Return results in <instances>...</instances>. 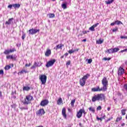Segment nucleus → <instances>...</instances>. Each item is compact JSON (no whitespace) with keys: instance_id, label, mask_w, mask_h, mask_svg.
<instances>
[{"instance_id":"12","label":"nucleus","mask_w":127,"mask_h":127,"mask_svg":"<svg viewBox=\"0 0 127 127\" xmlns=\"http://www.w3.org/2000/svg\"><path fill=\"white\" fill-rule=\"evenodd\" d=\"M36 114L37 116H43V115L45 114V111H44V109H40L39 111L36 112Z\"/></svg>"},{"instance_id":"42","label":"nucleus","mask_w":127,"mask_h":127,"mask_svg":"<svg viewBox=\"0 0 127 127\" xmlns=\"http://www.w3.org/2000/svg\"><path fill=\"white\" fill-rule=\"evenodd\" d=\"M96 120L97 121H100L101 122H102V121H103V118H102V117L101 118H99L98 116H97Z\"/></svg>"},{"instance_id":"17","label":"nucleus","mask_w":127,"mask_h":127,"mask_svg":"<svg viewBox=\"0 0 127 127\" xmlns=\"http://www.w3.org/2000/svg\"><path fill=\"white\" fill-rule=\"evenodd\" d=\"M45 55V56H47V57L50 56V55H51V50L50 49L47 50Z\"/></svg>"},{"instance_id":"62","label":"nucleus","mask_w":127,"mask_h":127,"mask_svg":"<svg viewBox=\"0 0 127 127\" xmlns=\"http://www.w3.org/2000/svg\"><path fill=\"white\" fill-rule=\"evenodd\" d=\"M64 56H65V57H67V56H68V53H66L64 54Z\"/></svg>"},{"instance_id":"64","label":"nucleus","mask_w":127,"mask_h":127,"mask_svg":"<svg viewBox=\"0 0 127 127\" xmlns=\"http://www.w3.org/2000/svg\"><path fill=\"white\" fill-rule=\"evenodd\" d=\"M23 110H28V108L26 107V108H23Z\"/></svg>"},{"instance_id":"48","label":"nucleus","mask_w":127,"mask_h":127,"mask_svg":"<svg viewBox=\"0 0 127 127\" xmlns=\"http://www.w3.org/2000/svg\"><path fill=\"white\" fill-rule=\"evenodd\" d=\"M88 32H90V31H82L83 34H86L88 33Z\"/></svg>"},{"instance_id":"36","label":"nucleus","mask_w":127,"mask_h":127,"mask_svg":"<svg viewBox=\"0 0 127 127\" xmlns=\"http://www.w3.org/2000/svg\"><path fill=\"white\" fill-rule=\"evenodd\" d=\"M87 60V63L88 64H91L92 62H93V60H92V59H90Z\"/></svg>"},{"instance_id":"21","label":"nucleus","mask_w":127,"mask_h":127,"mask_svg":"<svg viewBox=\"0 0 127 127\" xmlns=\"http://www.w3.org/2000/svg\"><path fill=\"white\" fill-rule=\"evenodd\" d=\"M63 103V101L62 100V98H60L57 101V105H61Z\"/></svg>"},{"instance_id":"61","label":"nucleus","mask_w":127,"mask_h":127,"mask_svg":"<svg viewBox=\"0 0 127 127\" xmlns=\"http://www.w3.org/2000/svg\"><path fill=\"white\" fill-rule=\"evenodd\" d=\"M86 41H87V40L86 39L82 40L83 42H86Z\"/></svg>"},{"instance_id":"27","label":"nucleus","mask_w":127,"mask_h":127,"mask_svg":"<svg viewBox=\"0 0 127 127\" xmlns=\"http://www.w3.org/2000/svg\"><path fill=\"white\" fill-rule=\"evenodd\" d=\"M115 24H117V25H120V24H123V22L121 21L116 20L115 21Z\"/></svg>"},{"instance_id":"56","label":"nucleus","mask_w":127,"mask_h":127,"mask_svg":"<svg viewBox=\"0 0 127 127\" xmlns=\"http://www.w3.org/2000/svg\"><path fill=\"white\" fill-rule=\"evenodd\" d=\"M11 98H13V99H16V96H14V95H12L11 96Z\"/></svg>"},{"instance_id":"57","label":"nucleus","mask_w":127,"mask_h":127,"mask_svg":"<svg viewBox=\"0 0 127 127\" xmlns=\"http://www.w3.org/2000/svg\"><path fill=\"white\" fill-rule=\"evenodd\" d=\"M126 126V124L125 123H123L121 124V127H125Z\"/></svg>"},{"instance_id":"52","label":"nucleus","mask_w":127,"mask_h":127,"mask_svg":"<svg viewBox=\"0 0 127 127\" xmlns=\"http://www.w3.org/2000/svg\"><path fill=\"white\" fill-rule=\"evenodd\" d=\"M111 120H113V117H110V118H109L107 120V122H110V121H111Z\"/></svg>"},{"instance_id":"55","label":"nucleus","mask_w":127,"mask_h":127,"mask_svg":"<svg viewBox=\"0 0 127 127\" xmlns=\"http://www.w3.org/2000/svg\"><path fill=\"white\" fill-rule=\"evenodd\" d=\"M10 59V56H6V59Z\"/></svg>"},{"instance_id":"63","label":"nucleus","mask_w":127,"mask_h":127,"mask_svg":"<svg viewBox=\"0 0 127 127\" xmlns=\"http://www.w3.org/2000/svg\"><path fill=\"white\" fill-rule=\"evenodd\" d=\"M0 97H2V94H1V92L0 91Z\"/></svg>"},{"instance_id":"51","label":"nucleus","mask_w":127,"mask_h":127,"mask_svg":"<svg viewBox=\"0 0 127 127\" xmlns=\"http://www.w3.org/2000/svg\"><path fill=\"white\" fill-rule=\"evenodd\" d=\"M0 75H3V70H0Z\"/></svg>"},{"instance_id":"5","label":"nucleus","mask_w":127,"mask_h":127,"mask_svg":"<svg viewBox=\"0 0 127 127\" xmlns=\"http://www.w3.org/2000/svg\"><path fill=\"white\" fill-rule=\"evenodd\" d=\"M118 51H120V49L119 48H111L107 50L106 51V53L107 54H113V53H116Z\"/></svg>"},{"instance_id":"50","label":"nucleus","mask_w":127,"mask_h":127,"mask_svg":"<svg viewBox=\"0 0 127 127\" xmlns=\"http://www.w3.org/2000/svg\"><path fill=\"white\" fill-rule=\"evenodd\" d=\"M98 25H99V23H97L96 24H95L92 26L95 28V27H97V26H98Z\"/></svg>"},{"instance_id":"31","label":"nucleus","mask_w":127,"mask_h":127,"mask_svg":"<svg viewBox=\"0 0 127 127\" xmlns=\"http://www.w3.org/2000/svg\"><path fill=\"white\" fill-rule=\"evenodd\" d=\"M11 66L10 65H7L5 66L4 69L5 70H9L10 69Z\"/></svg>"},{"instance_id":"9","label":"nucleus","mask_w":127,"mask_h":127,"mask_svg":"<svg viewBox=\"0 0 127 127\" xmlns=\"http://www.w3.org/2000/svg\"><path fill=\"white\" fill-rule=\"evenodd\" d=\"M49 104V101L47 99L43 100L40 103V106L42 107H45V106H47Z\"/></svg>"},{"instance_id":"24","label":"nucleus","mask_w":127,"mask_h":127,"mask_svg":"<svg viewBox=\"0 0 127 127\" xmlns=\"http://www.w3.org/2000/svg\"><path fill=\"white\" fill-rule=\"evenodd\" d=\"M30 87L29 86H24L23 88V91H29Z\"/></svg>"},{"instance_id":"43","label":"nucleus","mask_w":127,"mask_h":127,"mask_svg":"<svg viewBox=\"0 0 127 127\" xmlns=\"http://www.w3.org/2000/svg\"><path fill=\"white\" fill-rule=\"evenodd\" d=\"M120 38H121V39H127V36H121L120 37Z\"/></svg>"},{"instance_id":"34","label":"nucleus","mask_w":127,"mask_h":127,"mask_svg":"<svg viewBox=\"0 0 127 127\" xmlns=\"http://www.w3.org/2000/svg\"><path fill=\"white\" fill-rule=\"evenodd\" d=\"M111 59H112V58H103V60H104V61H110Z\"/></svg>"},{"instance_id":"19","label":"nucleus","mask_w":127,"mask_h":127,"mask_svg":"<svg viewBox=\"0 0 127 127\" xmlns=\"http://www.w3.org/2000/svg\"><path fill=\"white\" fill-rule=\"evenodd\" d=\"M104 42V39H102L101 38L99 39L98 40L96 41V44L101 45Z\"/></svg>"},{"instance_id":"32","label":"nucleus","mask_w":127,"mask_h":127,"mask_svg":"<svg viewBox=\"0 0 127 127\" xmlns=\"http://www.w3.org/2000/svg\"><path fill=\"white\" fill-rule=\"evenodd\" d=\"M69 54H72V53H74V52H76V50H70L68 51Z\"/></svg>"},{"instance_id":"45","label":"nucleus","mask_w":127,"mask_h":127,"mask_svg":"<svg viewBox=\"0 0 127 127\" xmlns=\"http://www.w3.org/2000/svg\"><path fill=\"white\" fill-rule=\"evenodd\" d=\"M101 110H102V106H99L97 108V111H101Z\"/></svg>"},{"instance_id":"18","label":"nucleus","mask_w":127,"mask_h":127,"mask_svg":"<svg viewBox=\"0 0 127 127\" xmlns=\"http://www.w3.org/2000/svg\"><path fill=\"white\" fill-rule=\"evenodd\" d=\"M62 115L64 119L67 118V115H66V109L65 108H63L62 110Z\"/></svg>"},{"instance_id":"59","label":"nucleus","mask_w":127,"mask_h":127,"mask_svg":"<svg viewBox=\"0 0 127 127\" xmlns=\"http://www.w3.org/2000/svg\"><path fill=\"white\" fill-rule=\"evenodd\" d=\"M122 93H121V92H118V96H122Z\"/></svg>"},{"instance_id":"13","label":"nucleus","mask_w":127,"mask_h":127,"mask_svg":"<svg viewBox=\"0 0 127 127\" xmlns=\"http://www.w3.org/2000/svg\"><path fill=\"white\" fill-rule=\"evenodd\" d=\"M42 64L39 62H35L34 64L32 67H31V69H35L36 67H40Z\"/></svg>"},{"instance_id":"7","label":"nucleus","mask_w":127,"mask_h":127,"mask_svg":"<svg viewBox=\"0 0 127 127\" xmlns=\"http://www.w3.org/2000/svg\"><path fill=\"white\" fill-rule=\"evenodd\" d=\"M56 62V60L53 59L49 61L48 63H47L46 66L47 68H49V67H51V66H53L54 63Z\"/></svg>"},{"instance_id":"10","label":"nucleus","mask_w":127,"mask_h":127,"mask_svg":"<svg viewBox=\"0 0 127 127\" xmlns=\"http://www.w3.org/2000/svg\"><path fill=\"white\" fill-rule=\"evenodd\" d=\"M92 92H101L102 91H104V89L101 87L100 88V86H97L96 87H94L91 89Z\"/></svg>"},{"instance_id":"33","label":"nucleus","mask_w":127,"mask_h":127,"mask_svg":"<svg viewBox=\"0 0 127 127\" xmlns=\"http://www.w3.org/2000/svg\"><path fill=\"white\" fill-rule=\"evenodd\" d=\"M9 53H10L9 50H5L4 52V54H5V55H7Z\"/></svg>"},{"instance_id":"35","label":"nucleus","mask_w":127,"mask_h":127,"mask_svg":"<svg viewBox=\"0 0 127 127\" xmlns=\"http://www.w3.org/2000/svg\"><path fill=\"white\" fill-rule=\"evenodd\" d=\"M81 112L82 114H84V116L86 115L87 114V112L85 111V109L84 108L81 109Z\"/></svg>"},{"instance_id":"4","label":"nucleus","mask_w":127,"mask_h":127,"mask_svg":"<svg viewBox=\"0 0 127 127\" xmlns=\"http://www.w3.org/2000/svg\"><path fill=\"white\" fill-rule=\"evenodd\" d=\"M33 100V97L31 95H27L24 101L23 102V105H28L30 104V102Z\"/></svg>"},{"instance_id":"8","label":"nucleus","mask_w":127,"mask_h":127,"mask_svg":"<svg viewBox=\"0 0 127 127\" xmlns=\"http://www.w3.org/2000/svg\"><path fill=\"white\" fill-rule=\"evenodd\" d=\"M39 31H40V30H39V29H37L32 28L29 30V34L33 35V34H36V33L39 32Z\"/></svg>"},{"instance_id":"25","label":"nucleus","mask_w":127,"mask_h":127,"mask_svg":"<svg viewBox=\"0 0 127 127\" xmlns=\"http://www.w3.org/2000/svg\"><path fill=\"white\" fill-rule=\"evenodd\" d=\"M62 7H63L64 8V9H66V8H67V3H63L62 4Z\"/></svg>"},{"instance_id":"46","label":"nucleus","mask_w":127,"mask_h":127,"mask_svg":"<svg viewBox=\"0 0 127 127\" xmlns=\"http://www.w3.org/2000/svg\"><path fill=\"white\" fill-rule=\"evenodd\" d=\"M70 64H71V62H70V61H67L66 63V66H69Z\"/></svg>"},{"instance_id":"40","label":"nucleus","mask_w":127,"mask_h":127,"mask_svg":"<svg viewBox=\"0 0 127 127\" xmlns=\"http://www.w3.org/2000/svg\"><path fill=\"white\" fill-rule=\"evenodd\" d=\"M123 88L124 90H125V91H126V92H127V84H124Z\"/></svg>"},{"instance_id":"26","label":"nucleus","mask_w":127,"mask_h":127,"mask_svg":"<svg viewBox=\"0 0 127 127\" xmlns=\"http://www.w3.org/2000/svg\"><path fill=\"white\" fill-rule=\"evenodd\" d=\"M89 111H90V112H92V113H95V108H93V107H90L88 108Z\"/></svg>"},{"instance_id":"53","label":"nucleus","mask_w":127,"mask_h":127,"mask_svg":"<svg viewBox=\"0 0 127 127\" xmlns=\"http://www.w3.org/2000/svg\"><path fill=\"white\" fill-rule=\"evenodd\" d=\"M122 53H123V52H127V49H125L122 51H121Z\"/></svg>"},{"instance_id":"49","label":"nucleus","mask_w":127,"mask_h":127,"mask_svg":"<svg viewBox=\"0 0 127 127\" xmlns=\"http://www.w3.org/2000/svg\"><path fill=\"white\" fill-rule=\"evenodd\" d=\"M10 59L15 60V58L13 57V55L10 56Z\"/></svg>"},{"instance_id":"16","label":"nucleus","mask_w":127,"mask_h":127,"mask_svg":"<svg viewBox=\"0 0 127 127\" xmlns=\"http://www.w3.org/2000/svg\"><path fill=\"white\" fill-rule=\"evenodd\" d=\"M82 109H80L79 112H77L76 114V117L78 118V119H80L82 117Z\"/></svg>"},{"instance_id":"22","label":"nucleus","mask_w":127,"mask_h":127,"mask_svg":"<svg viewBox=\"0 0 127 127\" xmlns=\"http://www.w3.org/2000/svg\"><path fill=\"white\" fill-rule=\"evenodd\" d=\"M23 73H28V71L25 69H22L21 72H18V75H21V74H23Z\"/></svg>"},{"instance_id":"60","label":"nucleus","mask_w":127,"mask_h":127,"mask_svg":"<svg viewBox=\"0 0 127 127\" xmlns=\"http://www.w3.org/2000/svg\"><path fill=\"white\" fill-rule=\"evenodd\" d=\"M107 111H108V112H109V111H111V107H108L107 108Z\"/></svg>"},{"instance_id":"30","label":"nucleus","mask_w":127,"mask_h":127,"mask_svg":"<svg viewBox=\"0 0 127 127\" xmlns=\"http://www.w3.org/2000/svg\"><path fill=\"white\" fill-rule=\"evenodd\" d=\"M75 102H76V99H73L71 101L70 105L71 107H74V104H75Z\"/></svg>"},{"instance_id":"41","label":"nucleus","mask_w":127,"mask_h":127,"mask_svg":"<svg viewBox=\"0 0 127 127\" xmlns=\"http://www.w3.org/2000/svg\"><path fill=\"white\" fill-rule=\"evenodd\" d=\"M122 117H118L116 119V122L118 123L120 121H122Z\"/></svg>"},{"instance_id":"29","label":"nucleus","mask_w":127,"mask_h":127,"mask_svg":"<svg viewBox=\"0 0 127 127\" xmlns=\"http://www.w3.org/2000/svg\"><path fill=\"white\" fill-rule=\"evenodd\" d=\"M126 112H127V109H123L121 110L122 116H125L126 115Z\"/></svg>"},{"instance_id":"1","label":"nucleus","mask_w":127,"mask_h":127,"mask_svg":"<svg viewBox=\"0 0 127 127\" xmlns=\"http://www.w3.org/2000/svg\"><path fill=\"white\" fill-rule=\"evenodd\" d=\"M105 99H106L105 94L100 93L96 95L95 94L92 98L91 101L93 103H95V102H97V101H103V100H105Z\"/></svg>"},{"instance_id":"38","label":"nucleus","mask_w":127,"mask_h":127,"mask_svg":"<svg viewBox=\"0 0 127 127\" xmlns=\"http://www.w3.org/2000/svg\"><path fill=\"white\" fill-rule=\"evenodd\" d=\"M10 53H12L13 52H14V51H16L15 49L13 48V49H10L9 50Z\"/></svg>"},{"instance_id":"14","label":"nucleus","mask_w":127,"mask_h":127,"mask_svg":"<svg viewBox=\"0 0 127 127\" xmlns=\"http://www.w3.org/2000/svg\"><path fill=\"white\" fill-rule=\"evenodd\" d=\"M12 20H13V18H11L6 21L5 23V25H10V24H12Z\"/></svg>"},{"instance_id":"23","label":"nucleus","mask_w":127,"mask_h":127,"mask_svg":"<svg viewBox=\"0 0 127 127\" xmlns=\"http://www.w3.org/2000/svg\"><path fill=\"white\" fill-rule=\"evenodd\" d=\"M48 16H49V18H53L55 17V14L54 13H50L48 14Z\"/></svg>"},{"instance_id":"39","label":"nucleus","mask_w":127,"mask_h":127,"mask_svg":"<svg viewBox=\"0 0 127 127\" xmlns=\"http://www.w3.org/2000/svg\"><path fill=\"white\" fill-rule=\"evenodd\" d=\"M119 29L118 28V27H116L115 28L113 29L112 30L113 32H117L118 31V30Z\"/></svg>"},{"instance_id":"3","label":"nucleus","mask_w":127,"mask_h":127,"mask_svg":"<svg viewBox=\"0 0 127 127\" xmlns=\"http://www.w3.org/2000/svg\"><path fill=\"white\" fill-rule=\"evenodd\" d=\"M89 77H90V74L87 73L85 75H84L82 78L80 79L79 84L81 87H84L86 85V81Z\"/></svg>"},{"instance_id":"6","label":"nucleus","mask_w":127,"mask_h":127,"mask_svg":"<svg viewBox=\"0 0 127 127\" xmlns=\"http://www.w3.org/2000/svg\"><path fill=\"white\" fill-rule=\"evenodd\" d=\"M40 80L42 82V85H44L46 83V80H47V76L45 75H41L40 76Z\"/></svg>"},{"instance_id":"58","label":"nucleus","mask_w":127,"mask_h":127,"mask_svg":"<svg viewBox=\"0 0 127 127\" xmlns=\"http://www.w3.org/2000/svg\"><path fill=\"white\" fill-rule=\"evenodd\" d=\"M25 66H26V67H29L30 66V64H26Z\"/></svg>"},{"instance_id":"2","label":"nucleus","mask_w":127,"mask_h":127,"mask_svg":"<svg viewBox=\"0 0 127 127\" xmlns=\"http://www.w3.org/2000/svg\"><path fill=\"white\" fill-rule=\"evenodd\" d=\"M102 84L103 86L101 88L103 89V92H106V91L108 90V86L109 85V81H108V79H107V77H104L103 78L102 80Z\"/></svg>"},{"instance_id":"47","label":"nucleus","mask_w":127,"mask_h":127,"mask_svg":"<svg viewBox=\"0 0 127 127\" xmlns=\"http://www.w3.org/2000/svg\"><path fill=\"white\" fill-rule=\"evenodd\" d=\"M24 38H25V34L24 33L22 35V40H24Z\"/></svg>"},{"instance_id":"28","label":"nucleus","mask_w":127,"mask_h":127,"mask_svg":"<svg viewBox=\"0 0 127 127\" xmlns=\"http://www.w3.org/2000/svg\"><path fill=\"white\" fill-rule=\"evenodd\" d=\"M115 0H111L108 1H106L105 2H106L107 4H111V3H113Z\"/></svg>"},{"instance_id":"15","label":"nucleus","mask_w":127,"mask_h":127,"mask_svg":"<svg viewBox=\"0 0 127 127\" xmlns=\"http://www.w3.org/2000/svg\"><path fill=\"white\" fill-rule=\"evenodd\" d=\"M62 47H64V45L63 44H59L54 48V49L56 50H58V49H62Z\"/></svg>"},{"instance_id":"37","label":"nucleus","mask_w":127,"mask_h":127,"mask_svg":"<svg viewBox=\"0 0 127 127\" xmlns=\"http://www.w3.org/2000/svg\"><path fill=\"white\" fill-rule=\"evenodd\" d=\"M89 30H90L91 31H95V28L93 26H92L89 28Z\"/></svg>"},{"instance_id":"44","label":"nucleus","mask_w":127,"mask_h":127,"mask_svg":"<svg viewBox=\"0 0 127 127\" xmlns=\"http://www.w3.org/2000/svg\"><path fill=\"white\" fill-rule=\"evenodd\" d=\"M12 6H13V4H9L8 5L7 7L8 8H10V9H11V8H12Z\"/></svg>"},{"instance_id":"11","label":"nucleus","mask_w":127,"mask_h":127,"mask_svg":"<svg viewBox=\"0 0 127 127\" xmlns=\"http://www.w3.org/2000/svg\"><path fill=\"white\" fill-rule=\"evenodd\" d=\"M124 74H125V69H124V68L120 66L118 71V76H122V75H124Z\"/></svg>"},{"instance_id":"20","label":"nucleus","mask_w":127,"mask_h":127,"mask_svg":"<svg viewBox=\"0 0 127 127\" xmlns=\"http://www.w3.org/2000/svg\"><path fill=\"white\" fill-rule=\"evenodd\" d=\"M13 7L15 8V9H16V8H19V7H20V4L19 3L13 4Z\"/></svg>"},{"instance_id":"54","label":"nucleus","mask_w":127,"mask_h":127,"mask_svg":"<svg viewBox=\"0 0 127 127\" xmlns=\"http://www.w3.org/2000/svg\"><path fill=\"white\" fill-rule=\"evenodd\" d=\"M115 24H116L115 22H112L111 23L110 25H111V26H114V25H115Z\"/></svg>"}]
</instances>
